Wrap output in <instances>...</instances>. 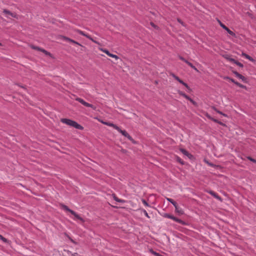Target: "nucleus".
Here are the masks:
<instances>
[{"instance_id":"7ed1b4c3","label":"nucleus","mask_w":256,"mask_h":256,"mask_svg":"<svg viewBox=\"0 0 256 256\" xmlns=\"http://www.w3.org/2000/svg\"><path fill=\"white\" fill-rule=\"evenodd\" d=\"M116 130L120 134H122L124 136L130 140L132 142H134V139L132 138L131 136L129 135V134L126 130H122L118 126V129H116Z\"/></svg>"},{"instance_id":"0eeeda50","label":"nucleus","mask_w":256,"mask_h":256,"mask_svg":"<svg viewBox=\"0 0 256 256\" xmlns=\"http://www.w3.org/2000/svg\"><path fill=\"white\" fill-rule=\"evenodd\" d=\"M177 82H178L184 87V90L186 92H190L192 91L191 88L188 86V85L182 80H180L178 77H177Z\"/></svg>"},{"instance_id":"f8f14e48","label":"nucleus","mask_w":256,"mask_h":256,"mask_svg":"<svg viewBox=\"0 0 256 256\" xmlns=\"http://www.w3.org/2000/svg\"><path fill=\"white\" fill-rule=\"evenodd\" d=\"M178 92L180 95L183 96L186 99L189 100L193 104H196V102L194 100H193L191 98H190L188 96L184 93L182 91L178 90Z\"/></svg>"},{"instance_id":"ddd939ff","label":"nucleus","mask_w":256,"mask_h":256,"mask_svg":"<svg viewBox=\"0 0 256 256\" xmlns=\"http://www.w3.org/2000/svg\"><path fill=\"white\" fill-rule=\"evenodd\" d=\"M61 38L62 40H66V41H68V42H71L73 44H76L78 45H79V46H81L78 42L74 41V40H72L68 38H67L66 36H61Z\"/></svg>"},{"instance_id":"4468645a","label":"nucleus","mask_w":256,"mask_h":256,"mask_svg":"<svg viewBox=\"0 0 256 256\" xmlns=\"http://www.w3.org/2000/svg\"><path fill=\"white\" fill-rule=\"evenodd\" d=\"M102 124H106V126H112V128H114V129L116 130V129H118V126L112 124V123H111V122H104L102 120H100V121Z\"/></svg>"},{"instance_id":"1a4fd4ad","label":"nucleus","mask_w":256,"mask_h":256,"mask_svg":"<svg viewBox=\"0 0 256 256\" xmlns=\"http://www.w3.org/2000/svg\"><path fill=\"white\" fill-rule=\"evenodd\" d=\"M78 33H79L81 35H82L86 37L87 38H88V39H90V40H91L92 42H94L96 43V44H98V42L96 41L95 40H94L90 35L86 34L84 32L81 30H76Z\"/></svg>"},{"instance_id":"f3484780","label":"nucleus","mask_w":256,"mask_h":256,"mask_svg":"<svg viewBox=\"0 0 256 256\" xmlns=\"http://www.w3.org/2000/svg\"><path fill=\"white\" fill-rule=\"evenodd\" d=\"M208 193L210 194L212 196L216 198L218 200H221V198L220 196H218L217 194L214 192V191L210 190L208 192Z\"/></svg>"},{"instance_id":"cd10ccee","label":"nucleus","mask_w":256,"mask_h":256,"mask_svg":"<svg viewBox=\"0 0 256 256\" xmlns=\"http://www.w3.org/2000/svg\"><path fill=\"white\" fill-rule=\"evenodd\" d=\"M176 221H177V222L180 223L182 224H186V223L185 222H183L182 220L180 219L177 218Z\"/></svg>"},{"instance_id":"423d86ee","label":"nucleus","mask_w":256,"mask_h":256,"mask_svg":"<svg viewBox=\"0 0 256 256\" xmlns=\"http://www.w3.org/2000/svg\"><path fill=\"white\" fill-rule=\"evenodd\" d=\"M219 24L222 28L224 30H225L230 35L236 37V34L230 30L227 26H226L224 24H223L220 21L218 20Z\"/></svg>"},{"instance_id":"9d476101","label":"nucleus","mask_w":256,"mask_h":256,"mask_svg":"<svg viewBox=\"0 0 256 256\" xmlns=\"http://www.w3.org/2000/svg\"><path fill=\"white\" fill-rule=\"evenodd\" d=\"M180 150L184 155V156L188 157L189 159L191 160L193 158V156L190 154L187 150L184 148H180Z\"/></svg>"},{"instance_id":"72a5a7b5","label":"nucleus","mask_w":256,"mask_h":256,"mask_svg":"<svg viewBox=\"0 0 256 256\" xmlns=\"http://www.w3.org/2000/svg\"><path fill=\"white\" fill-rule=\"evenodd\" d=\"M152 252L154 254V255H156V256H160V255L158 253H157V252H154V251H152Z\"/></svg>"},{"instance_id":"c756f323","label":"nucleus","mask_w":256,"mask_h":256,"mask_svg":"<svg viewBox=\"0 0 256 256\" xmlns=\"http://www.w3.org/2000/svg\"><path fill=\"white\" fill-rule=\"evenodd\" d=\"M142 210V212H144V215H145L147 218H150V216H148V212H146V210Z\"/></svg>"},{"instance_id":"412c9836","label":"nucleus","mask_w":256,"mask_h":256,"mask_svg":"<svg viewBox=\"0 0 256 256\" xmlns=\"http://www.w3.org/2000/svg\"><path fill=\"white\" fill-rule=\"evenodd\" d=\"M167 200L170 202L176 208V202L172 199L167 198Z\"/></svg>"},{"instance_id":"393cba45","label":"nucleus","mask_w":256,"mask_h":256,"mask_svg":"<svg viewBox=\"0 0 256 256\" xmlns=\"http://www.w3.org/2000/svg\"><path fill=\"white\" fill-rule=\"evenodd\" d=\"M235 64H236L237 66H239L240 67V68H242L244 66V65L243 64H242V63L236 60L235 62H234Z\"/></svg>"},{"instance_id":"79ce46f5","label":"nucleus","mask_w":256,"mask_h":256,"mask_svg":"<svg viewBox=\"0 0 256 256\" xmlns=\"http://www.w3.org/2000/svg\"><path fill=\"white\" fill-rule=\"evenodd\" d=\"M0 46H2V44L1 43H0Z\"/></svg>"},{"instance_id":"f03ea898","label":"nucleus","mask_w":256,"mask_h":256,"mask_svg":"<svg viewBox=\"0 0 256 256\" xmlns=\"http://www.w3.org/2000/svg\"><path fill=\"white\" fill-rule=\"evenodd\" d=\"M62 208L66 212H70L74 216L73 219L74 220H80L82 222H84V220L80 216L75 212L70 209L66 206L62 205Z\"/></svg>"},{"instance_id":"c85d7f7f","label":"nucleus","mask_w":256,"mask_h":256,"mask_svg":"<svg viewBox=\"0 0 256 256\" xmlns=\"http://www.w3.org/2000/svg\"><path fill=\"white\" fill-rule=\"evenodd\" d=\"M142 202L143 203V204L146 206H149V204H148V202L144 200V199H142Z\"/></svg>"},{"instance_id":"39448f33","label":"nucleus","mask_w":256,"mask_h":256,"mask_svg":"<svg viewBox=\"0 0 256 256\" xmlns=\"http://www.w3.org/2000/svg\"><path fill=\"white\" fill-rule=\"evenodd\" d=\"M76 100L78 102H80V103H81L82 104H83L84 106H86V107H89V108H92L93 109L95 110L96 109V107L94 106L92 104H90L89 103H88L86 102L84 100H83L82 99L80 98H76Z\"/></svg>"},{"instance_id":"f257e3e1","label":"nucleus","mask_w":256,"mask_h":256,"mask_svg":"<svg viewBox=\"0 0 256 256\" xmlns=\"http://www.w3.org/2000/svg\"><path fill=\"white\" fill-rule=\"evenodd\" d=\"M61 122L64 124H65L68 126L75 128L77 129H78V130H82L83 129V127L82 126L78 124L75 121L72 120H71L67 119V118H62V119H61Z\"/></svg>"},{"instance_id":"bb28decb","label":"nucleus","mask_w":256,"mask_h":256,"mask_svg":"<svg viewBox=\"0 0 256 256\" xmlns=\"http://www.w3.org/2000/svg\"><path fill=\"white\" fill-rule=\"evenodd\" d=\"M0 240H2L4 242H8L7 240L3 237L2 235L0 234Z\"/></svg>"},{"instance_id":"b1692460","label":"nucleus","mask_w":256,"mask_h":256,"mask_svg":"<svg viewBox=\"0 0 256 256\" xmlns=\"http://www.w3.org/2000/svg\"><path fill=\"white\" fill-rule=\"evenodd\" d=\"M246 158L250 161L256 164V160L250 156H247Z\"/></svg>"},{"instance_id":"ea45409f","label":"nucleus","mask_w":256,"mask_h":256,"mask_svg":"<svg viewBox=\"0 0 256 256\" xmlns=\"http://www.w3.org/2000/svg\"><path fill=\"white\" fill-rule=\"evenodd\" d=\"M177 21H178V22H180V23H182V22L181 20H180L179 19H177Z\"/></svg>"},{"instance_id":"4be33fe9","label":"nucleus","mask_w":256,"mask_h":256,"mask_svg":"<svg viewBox=\"0 0 256 256\" xmlns=\"http://www.w3.org/2000/svg\"><path fill=\"white\" fill-rule=\"evenodd\" d=\"M102 52H104L105 54H106L108 56H109V54H110V52H109L108 50H106V49H104V48H100V49Z\"/></svg>"},{"instance_id":"9b49d317","label":"nucleus","mask_w":256,"mask_h":256,"mask_svg":"<svg viewBox=\"0 0 256 256\" xmlns=\"http://www.w3.org/2000/svg\"><path fill=\"white\" fill-rule=\"evenodd\" d=\"M30 47L32 49L36 50H40V51L44 52L46 55L50 56V54L49 52H47L46 50H44V49L41 48H40L39 47L36 46H32V45L30 46Z\"/></svg>"},{"instance_id":"4c0bfd02","label":"nucleus","mask_w":256,"mask_h":256,"mask_svg":"<svg viewBox=\"0 0 256 256\" xmlns=\"http://www.w3.org/2000/svg\"><path fill=\"white\" fill-rule=\"evenodd\" d=\"M216 112H218V114H222V115H224V116H226V114H224L222 112H220V111H219V110H216Z\"/></svg>"},{"instance_id":"6ab92c4d","label":"nucleus","mask_w":256,"mask_h":256,"mask_svg":"<svg viewBox=\"0 0 256 256\" xmlns=\"http://www.w3.org/2000/svg\"><path fill=\"white\" fill-rule=\"evenodd\" d=\"M112 196H113L114 199L118 202H122V203H124L125 202L124 200L118 198L115 194H113Z\"/></svg>"},{"instance_id":"c9c22d12","label":"nucleus","mask_w":256,"mask_h":256,"mask_svg":"<svg viewBox=\"0 0 256 256\" xmlns=\"http://www.w3.org/2000/svg\"><path fill=\"white\" fill-rule=\"evenodd\" d=\"M234 74H235V76L238 78V75L240 74L237 72H234Z\"/></svg>"},{"instance_id":"20e7f679","label":"nucleus","mask_w":256,"mask_h":256,"mask_svg":"<svg viewBox=\"0 0 256 256\" xmlns=\"http://www.w3.org/2000/svg\"><path fill=\"white\" fill-rule=\"evenodd\" d=\"M2 12L4 16L8 18H10V16L18 18V16L15 13H12L8 10L4 9Z\"/></svg>"},{"instance_id":"2eb2a0df","label":"nucleus","mask_w":256,"mask_h":256,"mask_svg":"<svg viewBox=\"0 0 256 256\" xmlns=\"http://www.w3.org/2000/svg\"><path fill=\"white\" fill-rule=\"evenodd\" d=\"M224 78H225V79H226V80H230V81H231L232 82L234 83L235 84H236V86H239V87H240V88H244V86L242 84H240L239 82H237L235 81V80H234V79H232V78H229V77H228V76H227V77H226Z\"/></svg>"},{"instance_id":"e433bc0d","label":"nucleus","mask_w":256,"mask_h":256,"mask_svg":"<svg viewBox=\"0 0 256 256\" xmlns=\"http://www.w3.org/2000/svg\"><path fill=\"white\" fill-rule=\"evenodd\" d=\"M234 74H235V76L238 78V75L240 74L237 72H234Z\"/></svg>"},{"instance_id":"2f4dec72","label":"nucleus","mask_w":256,"mask_h":256,"mask_svg":"<svg viewBox=\"0 0 256 256\" xmlns=\"http://www.w3.org/2000/svg\"><path fill=\"white\" fill-rule=\"evenodd\" d=\"M185 62H186V64H188L189 66H190L191 68H192V66H193V64H192L191 62H188V60H185Z\"/></svg>"},{"instance_id":"a878e982","label":"nucleus","mask_w":256,"mask_h":256,"mask_svg":"<svg viewBox=\"0 0 256 256\" xmlns=\"http://www.w3.org/2000/svg\"><path fill=\"white\" fill-rule=\"evenodd\" d=\"M238 78H240V79L242 80V81H244V80H246V78H244V76H242V74H239L238 75Z\"/></svg>"},{"instance_id":"aec40b11","label":"nucleus","mask_w":256,"mask_h":256,"mask_svg":"<svg viewBox=\"0 0 256 256\" xmlns=\"http://www.w3.org/2000/svg\"><path fill=\"white\" fill-rule=\"evenodd\" d=\"M225 58L228 60L229 62H232L234 64L235 62H236V60L232 58H230V56H225Z\"/></svg>"},{"instance_id":"473e14b6","label":"nucleus","mask_w":256,"mask_h":256,"mask_svg":"<svg viewBox=\"0 0 256 256\" xmlns=\"http://www.w3.org/2000/svg\"><path fill=\"white\" fill-rule=\"evenodd\" d=\"M150 25L154 28H156L157 26L153 22H150Z\"/></svg>"},{"instance_id":"dca6fc26","label":"nucleus","mask_w":256,"mask_h":256,"mask_svg":"<svg viewBox=\"0 0 256 256\" xmlns=\"http://www.w3.org/2000/svg\"><path fill=\"white\" fill-rule=\"evenodd\" d=\"M162 216L164 218H170V219L174 220V221H176V218L170 214H166V213L164 214H162Z\"/></svg>"},{"instance_id":"6e6552de","label":"nucleus","mask_w":256,"mask_h":256,"mask_svg":"<svg viewBox=\"0 0 256 256\" xmlns=\"http://www.w3.org/2000/svg\"><path fill=\"white\" fill-rule=\"evenodd\" d=\"M78 33H79L81 35H82L86 37L87 38H88V39H90V40H91L92 42H94L96 43V44H98V42L96 41L95 40H94L90 35L86 34L84 32L81 30H76Z\"/></svg>"},{"instance_id":"58836bf2","label":"nucleus","mask_w":256,"mask_h":256,"mask_svg":"<svg viewBox=\"0 0 256 256\" xmlns=\"http://www.w3.org/2000/svg\"><path fill=\"white\" fill-rule=\"evenodd\" d=\"M192 68L194 70L198 72V70L194 65L192 66Z\"/></svg>"},{"instance_id":"7c9ffc66","label":"nucleus","mask_w":256,"mask_h":256,"mask_svg":"<svg viewBox=\"0 0 256 256\" xmlns=\"http://www.w3.org/2000/svg\"><path fill=\"white\" fill-rule=\"evenodd\" d=\"M176 160H177V162H180V163H181L182 164H184L183 162L182 161L181 159L179 157L177 156Z\"/></svg>"},{"instance_id":"f704fd0d","label":"nucleus","mask_w":256,"mask_h":256,"mask_svg":"<svg viewBox=\"0 0 256 256\" xmlns=\"http://www.w3.org/2000/svg\"><path fill=\"white\" fill-rule=\"evenodd\" d=\"M178 58H179L180 60H183V61H184V62H185V60H186L185 58H182V56H178Z\"/></svg>"},{"instance_id":"5701e85b","label":"nucleus","mask_w":256,"mask_h":256,"mask_svg":"<svg viewBox=\"0 0 256 256\" xmlns=\"http://www.w3.org/2000/svg\"><path fill=\"white\" fill-rule=\"evenodd\" d=\"M108 56L114 58L116 60H118V57L116 55L112 54L111 53H110Z\"/></svg>"},{"instance_id":"a211bd4d","label":"nucleus","mask_w":256,"mask_h":256,"mask_svg":"<svg viewBox=\"0 0 256 256\" xmlns=\"http://www.w3.org/2000/svg\"><path fill=\"white\" fill-rule=\"evenodd\" d=\"M242 56L246 58L248 60H250L251 62L254 61V60L251 56H250L249 55L246 54V53L242 52Z\"/></svg>"},{"instance_id":"a19ab883","label":"nucleus","mask_w":256,"mask_h":256,"mask_svg":"<svg viewBox=\"0 0 256 256\" xmlns=\"http://www.w3.org/2000/svg\"><path fill=\"white\" fill-rule=\"evenodd\" d=\"M180 212L178 210H177V213Z\"/></svg>"}]
</instances>
